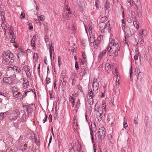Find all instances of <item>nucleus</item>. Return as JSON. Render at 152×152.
Instances as JSON below:
<instances>
[{
  "mask_svg": "<svg viewBox=\"0 0 152 152\" xmlns=\"http://www.w3.org/2000/svg\"><path fill=\"white\" fill-rule=\"evenodd\" d=\"M58 115V113L57 110H55V113H54V116L55 118L56 117H57Z\"/></svg>",
  "mask_w": 152,
  "mask_h": 152,
  "instance_id": "nucleus-64",
  "label": "nucleus"
},
{
  "mask_svg": "<svg viewBox=\"0 0 152 152\" xmlns=\"http://www.w3.org/2000/svg\"><path fill=\"white\" fill-rule=\"evenodd\" d=\"M44 39L45 42L46 43H47V42H48L49 39L47 35H46L44 37Z\"/></svg>",
  "mask_w": 152,
  "mask_h": 152,
  "instance_id": "nucleus-49",
  "label": "nucleus"
},
{
  "mask_svg": "<svg viewBox=\"0 0 152 152\" xmlns=\"http://www.w3.org/2000/svg\"><path fill=\"white\" fill-rule=\"evenodd\" d=\"M136 75V76H137V79L138 80H141L142 77L141 75H140V73L141 72H140V71L139 69H138L136 71H135Z\"/></svg>",
  "mask_w": 152,
  "mask_h": 152,
  "instance_id": "nucleus-20",
  "label": "nucleus"
},
{
  "mask_svg": "<svg viewBox=\"0 0 152 152\" xmlns=\"http://www.w3.org/2000/svg\"><path fill=\"white\" fill-rule=\"evenodd\" d=\"M140 39H141V40H140V43L141 44H143L144 43V40H143V37H142L141 38H140Z\"/></svg>",
  "mask_w": 152,
  "mask_h": 152,
  "instance_id": "nucleus-59",
  "label": "nucleus"
},
{
  "mask_svg": "<svg viewBox=\"0 0 152 152\" xmlns=\"http://www.w3.org/2000/svg\"><path fill=\"white\" fill-rule=\"evenodd\" d=\"M44 115H45V117L43 120V123H44L45 122H46L47 121V115L45 113Z\"/></svg>",
  "mask_w": 152,
  "mask_h": 152,
  "instance_id": "nucleus-50",
  "label": "nucleus"
},
{
  "mask_svg": "<svg viewBox=\"0 0 152 152\" xmlns=\"http://www.w3.org/2000/svg\"><path fill=\"white\" fill-rule=\"evenodd\" d=\"M75 68L76 71H78L79 68L78 63L76 61L75 63Z\"/></svg>",
  "mask_w": 152,
  "mask_h": 152,
  "instance_id": "nucleus-44",
  "label": "nucleus"
},
{
  "mask_svg": "<svg viewBox=\"0 0 152 152\" xmlns=\"http://www.w3.org/2000/svg\"><path fill=\"white\" fill-rule=\"evenodd\" d=\"M79 104H80V102H79V99L76 103V108H77V109L76 110V112H77V110L79 108Z\"/></svg>",
  "mask_w": 152,
  "mask_h": 152,
  "instance_id": "nucleus-47",
  "label": "nucleus"
},
{
  "mask_svg": "<svg viewBox=\"0 0 152 152\" xmlns=\"http://www.w3.org/2000/svg\"><path fill=\"white\" fill-rule=\"evenodd\" d=\"M96 115L97 119L98 121H101L102 120V113H99L98 114H97Z\"/></svg>",
  "mask_w": 152,
  "mask_h": 152,
  "instance_id": "nucleus-22",
  "label": "nucleus"
},
{
  "mask_svg": "<svg viewBox=\"0 0 152 152\" xmlns=\"http://www.w3.org/2000/svg\"><path fill=\"white\" fill-rule=\"evenodd\" d=\"M38 54H37V53H34V55H33V58H37L38 57Z\"/></svg>",
  "mask_w": 152,
  "mask_h": 152,
  "instance_id": "nucleus-57",
  "label": "nucleus"
},
{
  "mask_svg": "<svg viewBox=\"0 0 152 152\" xmlns=\"http://www.w3.org/2000/svg\"><path fill=\"white\" fill-rule=\"evenodd\" d=\"M108 138L110 143H113L114 142V140L111 134H110L108 135Z\"/></svg>",
  "mask_w": 152,
  "mask_h": 152,
  "instance_id": "nucleus-25",
  "label": "nucleus"
},
{
  "mask_svg": "<svg viewBox=\"0 0 152 152\" xmlns=\"http://www.w3.org/2000/svg\"><path fill=\"white\" fill-rule=\"evenodd\" d=\"M82 57H83V60L85 61H87L86 58V54H85V53L84 52H83V53L82 55Z\"/></svg>",
  "mask_w": 152,
  "mask_h": 152,
  "instance_id": "nucleus-43",
  "label": "nucleus"
},
{
  "mask_svg": "<svg viewBox=\"0 0 152 152\" xmlns=\"http://www.w3.org/2000/svg\"><path fill=\"white\" fill-rule=\"evenodd\" d=\"M87 71V69L84 66H82L81 69L80 70L79 76L80 77H83L86 74Z\"/></svg>",
  "mask_w": 152,
  "mask_h": 152,
  "instance_id": "nucleus-10",
  "label": "nucleus"
},
{
  "mask_svg": "<svg viewBox=\"0 0 152 152\" xmlns=\"http://www.w3.org/2000/svg\"><path fill=\"white\" fill-rule=\"evenodd\" d=\"M6 152H14V151L11 148H9L7 149Z\"/></svg>",
  "mask_w": 152,
  "mask_h": 152,
  "instance_id": "nucleus-52",
  "label": "nucleus"
},
{
  "mask_svg": "<svg viewBox=\"0 0 152 152\" xmlns=\"http://www.w3.org/2000/svg\"><path fill=\"white\" fill-rule=\"evenodd\" d=\"M96 128H95V124L94 125H92V124L91 125V128H90V134L91 136V139L92 141H93V140L94 139V137L92 135V133L91 132V131L93 132H95L96 131Z\"/></svg>",
  "mask_w": 152,
  "mask_h": 152,
  "instance_id": "nucleus-13",
  "label": "nucleus"
},
{
  "mask_svg": "<svg viewBox=\"0 0 152 152\" xmlns=\"http://www.w3.org/2000/svg\"><path fill=\"white\" fill-rule=\"evenodd\" d=\"M73 149L75 152H81V146L78 142L76 143L73 145Z\"/></svg>",
  "mask_w": 152,
  "mask_h": 152,
  "instance_id": "nucleus-9",
  "label": "nucleus"
},
{
  "mask_svg": "<svg viewBox=\"0 0 152 152\" xmlns=\"http://www.w3.org/2000/svg\"><path fill=\"white\" fill-rule=\"evenodd\" d=\"M35 107V105L34 104H29V112H30V113L31 114L32 112H33L34 111V108Z\"/></svg>",
  "mask_w": 152,
  "mask_h": 152,
  "instance_id": "nucleus-17",
  "label": "nucleus"
},
{
  "mask_svg": "<svg viewBox=\"0 0 152 152\" xmlns=\"http://www.w3.org/2000/svg\"><path fill=\"white\" fill-rule=\"evenodd\" d=\"M139 34L141 35H146L147 34V31L145 30H140L139 31Z\"/></svg>",
  "mask_w": 152,
  "mask_h": 152,
  "instance_id": "nucleus-27",
  "label": "nucleus"
},
{
  "mask_svg": "<svg viewBox=\"0 0 152 152\" xmlns=\"http://www.w3.org/2000/svg\"><path fill=\"white\" fill-rule=\"evenodd\" d=\"M106 70L108 73H109L111 70V65L108 63H106L105 66Z\"/></svg>",
  "mask_w": 152,
  "mask_h": 152,
  "instance_id": "nucleus-16",
  "label": "nucleus"
},
{
  "mask_svg": "<svg viewBox=\"0 0 152 152\" xmlns=\"http://www.w3.org/2000/svg\"><path fill=\"white\" fill-rule=\"evenodd\" d=\"M104 6L105 10V14H108L109 12V8L110 7V3L108 1V0H106Z\"/></svg>",
  "mask_w": 152,
  "mask_h": 152,
  "instance_id": "nucleus-11",
  "label": "nucleus"
},
{
  "mask_svg": "<svg viewBox=\"0 0 152 152\" xmlns=\"http://www.w3.org/2000/svg\"><path fill=\"white\" fill-rule=\"evenodd\" d=\"M11 77H4L3 78V81L5 83L7 84H10L13 81V80L12 79Z\"/></svg>",
  "mask_w": 152,
  "mask_h": 152,
  "instance_id": "nucleus-12",
  "label": "nucleus"
},
{
  "mask_svg": "<svg viewBox=\"0 0 152 152\" xmlns=\"http://www.w3.org/2000/svg\"><path fill=\"white\" fill-rule=\"evenodd\" d=\"M134 27L137 29H138L139 28V22L137 21H134L133 22Z\"/></svg>",
  "mask_w": 152,
  "mask_h": 152,
  "instance_id": "nucleus-29",
  "label": "nucleus"
},
{
  "mask_svg": "<svg viewBox=\"0 0 152 152\" xmlns=\"http://www.w3.org/2000/svg\"><path fill=\"white\" fill-rule=\"evenodd\" d=\"M131 17L132 18H134L135 20L137 19L136 15L135 14V12L133 11H132L131 12Z\"/></svg>",
  "mask_w": 152,
  "mask_h": 152,
  "instance_id": "nucleus-28",
  "label": "nucleus"
},
{
  "mask_svg": "<svg viewBox=\"0 0 152 152\" xmlns=\"http://www.w3.org/2000/svg\"><path fill=\"white\" fill-rule=\"evenodd\" d=\"M12 91L13 94L16 93L18 92V89L15 87H13L12 88Z\"/></svg>",
  "mask_w": 152,
  "mask_h": 152,
  "instance_id": "nucleus-35",
  "label": "nucleus"
},
{
  "mask_svg": "<svg viewBox=\"0 0 152 152\" xmlns=\"http://www.w3.org/2000/svg\"><path fill=\"white\" fill-rule=\"evenodd\" d=\"M23 86L24 88L26 89L28 88V81L27 79L26 78H23Z\"/></svg>",
  "mask_w": 152,
  "mask_h": 152,
  "instance_id": "nucleus-15",
  "label": "nucleus"
},
{
  "mask_svg": "<svg viewBox=\"0 0 152 152\" xmlns=\"http://www.w3.org/2000/svg\"><path fill=\"white\" fill-rule=\"evenodd\" d=\"M21 94L19 92H17L16 93L13 94V96L16 98H18V99H20V97Z\"/></svg>",
  "mask_w": 152,
  "mask_h": 152,
  "instance_id": "nucleus-26",
  "label": "nucleus"
},
{
  "mask_svg": "<svg viewBox=\"0 0 152 152\" xmlns=\"http://www.w3.org/2000/svg\"><path fill=\"white\" fill-rule=\"evenodd\" d=\"M45 17L44 15H41L38 17V19L39 21H42L45 19Z\"/></svg>",
  "mask_w": 152,
  "mask_h": 152,
  "instance_id": "nucleus-33",
  "label": "nucleus"
},
{
  "mask_svg": "<svg viewBox=\"0 0 152 152\" xmlns=\"http://www.w3.org/2000/svg\"><path fill=\"white\" fill-rule=\"evenodd\" d=\"M88 102L90 105H92L94 103V100L93 98L89 97Z\"/></svg>",
  "mask_w": 152,
  "mask_h": 152,
  "instance_id": "nucleus-30",
  "label": "nucleus"
},
{
  "mask_svg": "<svg viewBox=\"0 0 152 152\" xmlns=\"http://www.w3.org/2000/svg\"><path fill=\"white\" fill-rule=\"evenodd\" d=\"M91 42V43L90 44L91 46H92L93 45L95 48H96L97 47V45L96 44L94 39H92V42Z\"/></svg>",
  "mask_w": 152,
  "mask_h": 152,
  "instance_id": "nucleus-38",
  "label": "nucleus"
},
{
  "mask_svg": "<svg viewBox=\"0 0 152 152\" xmlns=\"http://www.w3.org/2000/svg\"><path fill=\"white\" fill-rule=\"evenodd\" d=\"M29 138L32 140V142H35L36 144L38 145L39 144V141L37 140V139L36 137V135L31 130L29 131Z\"/></svg>",
  "mask_w": 152,
  "mask_h": 152,
  "instance_id": "nucleus-6",
  "label": "nucleus"
},
{
  "mask_svg": "<svg viewBox=\"0 0 152 152\" xmlns=\"http://www.w3.org/2000/svg\"><path fill=\"white\" fill-rule=\"evenodd\" d=\"M2 58L3 59L2 63L5 65H8L14 62L13 55L10 51L3 52Z\"/></svg>",
  "mask_w": 152,
  "mask_h": 152,
  "instance_id": "nucleus-2",
  "label": "nucleus"
},
{
  "mask_svg": "<svg viewBox=\"0 0 152 152\" xmlns=\"http://www.w3.org/2000/svg\"><path fill=\"white\" fill-rule=\"evenodd\" d=\"M137 118L136 117H135L134 118V123L135 124H137Z\"/></svg>",
  "mask_w": 152,
  "mask_h": 152,
  "instance_id": "nucleus-63",
  "label": "nucleus"
},
{
  "mask_svg": "<svg viewBox=\"0 0 152 152\" xmlns=\"http://www.w3.org/2000/svg\"><path fill=\"white\" fill-rule=\"evenodd\" d=\"M47 47L49 49V52L52 51V50L53 49V47L52 45H50V44L47 45Z\"/></svg>",
  "mask_w": 152,
  "mask_h": 152,
  "instance_id": "nucleus-39",
  "label": "nucleus"
},
{
  "mask_svg": "<svg viewBox=\"0 0 152 152\" xmlns=\"http://www.w3.org/2000/svg\"><path fill=\"white\" fill-rule=\"evenodd\" d=\"M10 33V37L11 38V42H13L15 40V39L13 36V33L12 32H11L10 31L9 32Z\"/></svg>",
  "mask_w": 152,
  "mask_h": 152,
  "instance_id": "nucleus-31",
  "label": "nucleus"
},
{
  "mask_svg": "<svg viewBox=\"0 0 152 152\" xmlns=\"http://www.w3.org/2000/svg\"><path fill=\"white\" fill-rule=\"evenodd\" d=\"M1 26L2 29H3V33L5 34L6 33V30L7 29V27L5 23L4 22L2 23Z\"/></svg>",
  "mask_w": 152,
  "mask_h": 152,
  "instance_id": "nucleus-23",
  "label": "nucleus"
},
{
  "mask_svg": "<svg viewBox=\"0 0 152 152\" xmlns=\"http://www.w3.org/2000/svg\"><path fill=\"white\" fill-rule=\"evenodd\" d=\"M88 94L89 95V97L93 98L94 96V94L92 92L91 90H89L88 92Z\"/></svg>",
  "mask_w": 152,
  "mask_h": 152,
  "instance_id": "nucleus-34",
  "label": "nucleus"
},
{
  "mask_svg": "<svg viewBox=\"0 0 152 152\" xmlns=\"http://www.w3.org/2000/svg\"><path fill=\"white\" fill-rule=\"evenodd\" d=\"M24 69L25 70V71L26 72V75H27V77L28 76V67H27V69H26V67H25V66H24Z\"/></svg>",
  "mask_w": 152,
  "mask_h": 152,
  "instance_id": "nucleus-46",
  "label": "nucleus"
},
{
  "mask_svg": "<svg viewBox=\"0 0 152 152\" xmlns=\"http://www.w3.org/2000/svg\"><path fill=\"white\" fill-rule=\"evenodd\" d=\"M25 16V14L24 12H21L20 15V18L22 19H23L24 18Z\"/></svg>",
  "mask_w": 152,
  "mask_h": 152,
  "instance_id": "nucleus-42",
  "label": "nucleus"
},
{
  "mask_svg": "<svg viewBox=\"0 0 152 152\" xmlns=\"http://www.w3.org/2000/svg\"><path fill=\"white\" fill-rule=\"evenodd\" d=\"M76 115L75 114L73 121V128L75 131L78 127V121L76 118Z\"/></svg>",
  "mask_w": 152,
  "mask_h": 152,
  "instance_id": "nucleus-8",
  "label": "nucleus"
},
{
  "mask_svg": "<svg viewBox=\"0 0 152 152\" xmlns=\"http://www.w3.org/2000/svg\"><path fill=\"white\" fill-rule=\"evenodd\" d=\"M36 36L35 35H34L33 37L31 39V45L32 47L34 49V48L35 47V41L36 40Z\"/></svg>",
  "mask_w": 152,
  "mask_h": 152,
  "instance_id": "nucleus-14",
  "label": "nucleus"
},
{
  "mask_svg": "<svg viewBox=\"0 0 152 152\" xmlns=\"http://www.w3.org/2000/svg\"><path fill=\"white\" fill-rule=\"evenodd\" d=\"M112 117L110 115H108L107 118L106 122L107 123H108L110 121V119L112 118Z\"/></svg>",
  "mask_w": 152,
  "mask_h": 152,
  "instance_id": "nucleus-45",
  "label": "nucleus"
},
{
  "mask_svg": "<svg viewBox=\"0 0 152 152\" xmlns=\"http://www.w3.org/2000/svg\"><path fill=\"white\" fill-rule=\"evenodd\" d=\"M99 0H96L95 1V5L97 9H98L99 8Z\"/></svg>",
  "mask_w": 152,
  "mask_h": 152,
  "instance_id": "nucleus-37",
  "label": "nucleus"
},
{
  "mask_svg": "<svg viewBox=\"0 0 152 152\" xmlns=\"http://www.w3.org/2000/svg\"><path fill=\"white\" fill-rule=\"evenodd\" d=\"M103 38V36L102 35H100L99 36V37L98 38V41H100L101 39L102 38Z\"/></svg>",
  "mask_w": 152,
  "mask_h": 152,
  "instance_id": "nucleus-61",
  "label": "nucleus"
},
{
  "mask_svg": "<svg viewBox=\"0 0 152 152\" xmlns=\"http://www.w3.org/2000/svg\"><path fill=\"white\" fill-rule=\"evenodd\" d=\"M107 26L105 23L104 22H102L101 21H100L98 25L100 31L102 33H104L108 28V27Z\"/></svg>",
  "mask_w": 152,
  "mask_h": 152,
  "instance_id": "nucleus-7",
  "label": "nucleus"
},
{
  "mask_svg": "<svg viewBox=\"0 0 152 152\" xmlns=\"http://www.w3.org/2000/svg\"><path fill=\"white\" fill-rule=\"evenodd\" d=\"M46 83L47 84H49L50 82V78H48L47 77L46 79Z\"/></svg>",
  "mask_w": 152,
  "mask_h": 152,
  "instance_id": "nucleus-51",
  "label": "nucleus"
},
{
  "mask_svg": "<svg viewBox=\"0 0 152 152\" xmlns=\"http://www.w3.org/2000/svg\"><path fill=\"white\" fill-rule=\"evenodd\" d=\"M18 57H19V56L20 55H22L23 53V51L22 50H18Z\"/></svg>",
  "mask_w": 152,
  "mask_h": 152,
  "instance_id": "nucleus-41",
  "label": "nucleus"
},
{
  "mask_svg": "<svg viewBox=\"0 0 152 152\" xmlns=\"http://www.w3.org/2000/svg\"><path fill=\"white\" fill-rule=\"evenodd\" d=\"M6 115V113H0V120H2L4 118Z\"/></svg>",
  "mask_w": 152,
  "mask_h": 152,
  "instance_id": "nucleus-32",
  "label": "nucleus"
},
{
  "mask_svg": "<svg viewBox=\"0 0 152 152\" xmlns=\"http://www.w3.org/2000/svg\"><path fill=\"white\" fill-rule=\"evenodd\" d=\"M97 136L98 137V139L100 140L99 141L104 139L105 136V129L103 127H101L99 128L98 130V132L97 134Z\"/></svg>",
  "mask_w": 152,
  "mask_h": 152,
  "instance_id": "nucleus-4",
  "label": "nucleus"
},
{
  "mask_svg": "<svg viewBox=\"0 0 152 152\" xmlns=\"http://www.w3.org/2000/svg\"><path fill=\"white\" fill-rule=\"evenodd\" d=\"M49 120L50 122H51L52 121V115L51 114H50L49 115Z\"/></svg>",
  "mask_w": 152,
  "mask_h": 152,
  "instance_id": "nucleus-62",
  "label": "nucleus"
},
{
  "mask_svg": "<svg viewBox=\"0 0 152 152\" xmlns=\"http://www.w3.org/2000/svg\"><path fill=\"white\" fill-rule=\"evenodd\" d=\"M5 14L3 11L1 10H0V15L1 17V19L3 22H4L5 20V19L4 16Z\"/></svg>",
  "mask_w": 152,
  "mask_h": 152,
  "instance_id": "nucleus-24",
  "label": "nucleus"
},
{
  "mask_svg": "<svg viewBox=\"0 0 152 152\" xmlns=\"http://www.w3.org/2000/svg\"><path fill=\"white\" fill-rule=\"evenodd\" d=\"M132 3L133 4H135L137 10H140L141 8L140 3L139 0H128L126 3V5L129 8H130L132 6Z\"/></svg>",
  "mask_w": 152,
  "mask_h": 152,
  "instance_id": "nucleus-3",
  "label": "nucleus"
},
{
  "mask_svg": "<svg viewBox=\"0 0 152 152\" xmlns=\"http://www.w3.org/2000/svg\"><path fill=\"white\" fill-rule=\"evenodd\" d=\"M19 68L15 66H12L7 68V73H9L11 72L12 74L18 73L20 71Z\"/></svg>",
  "mask_w": 152,
  "mask_h": 152,
  "instance_id": "nucleus-5",
  "label": "nucleus"
},
{
  "mask_svg": "<svg viewBox=\"0 0 152 152\" xmlns=\"http://www.w3.org/2000/svg\"><path fill=\"white\" fill-rule=\"evenodd\" d=\"M17 114L14 113L11 114L9 116V119L11 121L15 119L16 117Z\"/></svg>",
  "mask_w": 152,
  "mask_h": 152,
  "instance_id": "nucleus-21",
  "label": "nucleus"
},
{
  "mask_svg": "<svg viewBox=\"0 0 152 152\" xmlns=\"http://www.w3.org/2000/svg\"><path fill=\"white\" fill-rule=\"evenodd\" d=\"M92 86L93 91H96L97 90H98L99 88V83H93Z\"/></svg>",
  "mask_w": 152,
  "mask_h": 152,
  "instance_id": "nucleus-18",
  "label": "nucleus"
},
{
  "mask_svg": "<svg viewBox=\"0 0 152 152\" xmlns=\"http://www.w3.org/2000/svg\"><path fill=\"white\" fill-rule=\"evenodd\" d=\"M69 101L70 102H71V103H72V107H73L74 106V105H75V99L73 97L71 96H70L69 97Z\"/></svg>",
  "mask_w": 152,
  "mask_h": 152,
  "instance_id": "nucleus-19",
  "label": "nucleus"
},
{
  "mask_svg": "<svg viewBox=\"0 0 152 152\" xmlns=\"http://www.w3.org/2000/svg\"><path fill=\"white\" fill-rule=\"evenodd\" d=\"M97 79L96 78H94L93 80V83H99L97 82Z\"/></svg>",
  "mask_w": 152,
  "mask_h": 152,
  "instance_id": "nucleus-55",
  "label": "nucleus"
},
{
  "mask_svg": "<svg viewBox=\"0 0 152 152\" xmlns=\"http://www.w3.org/2000/svg\"><path fill=\"white\" fill-rule=\"evenodd\" d=\"M119 41L118 39H115L113 40L109 44L107 49L104 50L99 53L98 55V58H101L106 53V50L108 52H113V53L115 52L119 46Z\"/></svg>",
  "mask_w": 152,
  "mask_h": 152,
  "instance_id": "nucleus-1",
  "label": "nucleus"
},
{
  "mask_svg": "<svg viewBox=\"0 0 152 152\" xmlns=\"http://www.w3.org/2000/svg\"><path fill=\"white\" fill-rule=\"evenodd\" d=\"M127 21L129 23H131L132 22V19H131V18L130 17H128L127 19Z\"/></svg>",
  "mask_w": 152,
  "mask_h": 152,
  "instance_id": "nucleus-53",
  "label": "nucleus"
},
{
  "mask_svg": "<svg viewBox=\"0 0 152 152\" xmlns=\"http://www.w3.org/2000/svg\"><path fill=\"white\" fill-rule=\"evenodd\" d=\"M102 105L103 107H104L105 109H106V103L105 101L104 100L102 102Z\"/></svg>",
  "mask_w": 152,
  "mask_h": 152,
  "instance_id": "nucleus-54",
  "label": "nucleus"
},
{
  "mask_svg": "<svg viewBox=\"0 0 152 152\" xmlns=\"http://www.w3.org/2000/svg\"><path fill=\"white\" fill-rule=\"evenodd\" d=\"M125 23L122 24V28L123 30L124 31H125Z\"/></svg>",
  "mask_w": 152,
  "mask_h": 152,
  "instance_id": "nucleus-56",
  "label": "nucleus"
},
{
  "mask_svg": "<svg viewBox=\"0 0 152 152\" xmlns=\"http://www.w3.org/2000/svg\"><path fill=\"white\" fill-rule=\"evenodd\" d=\"M28 92V91L27 90V89L26 91L25 92L24 94L23 95V96L22 97L23 98L24 97H25L26 96L27 93Z\"/></svg>",
  "mask_w": 152,
  "mask_h": 152,
  "instance_id": "nucleus-58",
  "label": "nucleus"
},
{
  "mask_svg": "<svg viewBox=\"0 0 152 152\" xmlns=\"http://www.w3.org/2000/svg\"><path fill=\"white\" fill-rule=\"evenodd\" d=\"M127 121V120L126 119H125L123 123V126L125 129H126V128H127L128 125L127 123L126 122Z\"/></svg>",
  "mask_w": 152,
  "mask_h": 152,
  "instance_id": "nucleus-36",
  "label": "nucleus"
},
{
  "mask_svg": "<svg viewBox=\"0 0 152 152\" xmlns=\"http://www.w3.org/2000/svg\"><path fill=\"white\" fill-rule=\"evenodd\" d=\"M107 20V17L104 16V17H102L101 18L100 20V21H101L102 22H104Z\"/></svg>",
  "mask_w": 152,
  "mask_h": 152,
  "instance_id": "nucleus-40",
  "label": "nucleus"
},
{
  "mask_svg": "<svg viewBox=\"0 0 152 152\" xmlns=\"http://www.w3.org/2000/svg\"><path fill=\"white\" fill-rule=\"evenodd\" d=\"M85 62H86L84 60L81 59L80 62L81 65H83L85 64Z\"/></svg>",
  "mask_w": 152,
  "mask_h": 152,
  "instance_id": "nucleus-60",
  "label": "nucleus"
},
{
  "mask_svg": "<svg viewBox=\"0 0 152 152\" xmlns=\"http://www.w3.org/2000/svg\"><path fill=\"white\" fill-rule=\"evenodd\" d=\"M29 30L32 31L33 30V26L31 23H29Z\"/></svg>",
  "mask_w": 152,
  "mask_h": 152,
  "instance_id": "nucleus-48",
  "label": "nucleus"
}]
</instances>
